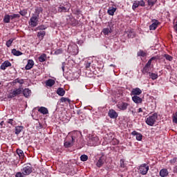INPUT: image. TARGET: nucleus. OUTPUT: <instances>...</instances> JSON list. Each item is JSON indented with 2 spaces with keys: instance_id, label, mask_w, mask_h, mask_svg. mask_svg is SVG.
<instances>
[{
  "instance_id": "2",
  "label": "nucleus",
  "mask_w": 177,
  "mask_h": 177,
  "mask_svg": "<svg viewBox=\"0 0 177 177\" xmlns=\"http://www.w3.org/2000/svg\"><path fill=\"white\" fill-rule=\"evenodd\" d=\"M158 117L157 113H153L152 115H150L147 118L146 123L147 125H149V127H153V125L156 124V120H157Z\"/></svg>"
},
{
  "instance_id": "10",
  "label": "nucleus",
  "mask_w": 177,
  "mask_h": 177,
  "mask_svg": "<svg viewBox=\"0 0 177 177\" xmlns=\"http://www.w3.org/2000/svg\"><path fill=\"white\" fill-rule=\"evenodd\" d=\"M108 115L110 118L115 119L118 117V113L114 109H111L108 113Z\"/></svg>"
},
{
  "instance_id": "22",
  "label": "nucleus",
  "mask_w": 177,
  "mask_h": 177,
  "mask_svg": "<svg viewBox=\"0 0 177 177\" xmlns=\"http://www.w3.org/2000/svg\"><path fill=\"white\" fill-rule=\"evenodd\" d=\"M70 8L64 7L63 6H60L58 8V11L60 12V13L68 12Z\"/></svg>"
},
{
  "instance_id": "60",
  "label": "nucleus",
  "mask_w": 177,
  "mask_h": 177,
  "mask_svg": "<svg viewBox=\"0 0 177 177\" xmlns=\"http://www.w3.org/2000/svg\"><path fill=\"white\" fill-rule=\"evenodd\" d=\"M132 114H133V111H131Z\"/></svg>"
},
{
  "instance_id": "15",
  "label": "nucleus",
  "mask_w": 177,
  "mask_h": 177,
  "mask_svg": "<svg viewBox=\"0 0 177 177\" xmlns=\"http://www.w3.org/2000/svg\"><path fill=\"white\" fill-rule=\"evenodd\" d=\"M32 67H34V61L32 59H28V64L25 67L26 70H31Z\"/></svg>"
},
{
  "instance_id": "30",
  "label": "nucleus",
  "mask_w": 177,
  "mask_h": 177,
  "mask_svg": "<svg viewBox=\"0 0 177 177\" xmlns=\"http://www.w3.org/2000/svg\"><path fill=\"white\" fill-rule=\"evenodd\" d=\"M46 60V55L42 54L40 57H39V61L41 62V63H44Z\"/></svg>"
},
{
  "instance_id": "49",
  "label": "nucleus",
  "mask_w": 177,
  "mask_h": 177,
  "mask_svg": "<svg viewBox=\"0 0 177 177\" xmlns=\"http://www.w3.org/2000/svg\"><path fill=\"white\" fill-rule=\"evenodd\" d=\"M7 124H10L11 125H13V119H9L7 120Z\"/></svg>"
},
{
  "instance_id": "61",
  "label": "nucleus",
  "mask_w": 177,
  "mask_h": 177,
  "mask_svg": "<svg viewBox=\"0 0 177 177\" xmlns=\"http://www.w3.org/2000/svg\"><path fill=\"white\" fill-rule=\"evenodd\" d=\"M0 85H1V82H0Z\"/></svg>"
},
{
  "instance_id": "47",
  "label": "nucleus",
  "mask_w": 177,
  "mask_h": 177,
  "mask_svg": "<svg viewBox=\"0 0 177 177\" xmlns=\"http://www.w3.org/2000/svg\"><path fill=\"white\" fill-rule=\"evenodd\" d=\"M176 160H177L176 158H174L173 159L170 160V163L174 165V164L176 162Z\"/></svg>"
},
{
  "instance_id": "4",
  "label": "nucleus",
  "mask_w": 177,
  "mask_h": 177,
  "mask_svg": "<svg viewBox=\"0 0 177 177\" xmlns=\"http://www.w3.org/2000/svg\"><path fill=\"white\" fill-rule=\"evenodd\" d=\"M102 32L104 35H109L113 32V22H109L107 28L102 30Z\"/></svg>"
},
{
  "instance_id": "9",
  "label": "nucleus",
  "mask_w": 177,
  "mask_h": 177,
  "mask_svg": "<svg viewBox=\"0 0 177 177\" xmlns=\"http://www.w3.org/2000/svg\"><path fill=\"white\" fill-rule=\"evenodd\" d=\"M128 106H129V104L127 102H120L117 104L118 109L122 111L127 110V109H128Z\"/></svg>"
},
{
  "instance_id": "17",
  "label": "nucleus",
  "mask_w": 177,
  "mask_h": 177,
  "mask_svg": "<svg viewBox=\"0 0 177 177\" xmlns=\"http://www.w3.org/2000/svg\"><path fill=\"white\" fill-rule=\"evenodd\" d=\"M169 174V172L168 171V169H162L160 171V176H161V177L168 176Z\"/></svg>"
},
{
  "instance_id": "53",
  "label": "nucleus",
  "mask_w": 177,
  "mask_h": 177,
  "mask_svg": "<svg viewBox=\"0 0 177 177\" xmlns=\"http://www.w3.org/2000/svg\"><path fill=\"white\" fill-rule=\"evenodd\" d=\"M38 28H39V30H45L46 28H45V26H39Z\"/></svg>"
},
{
  "instance_id": "3",
  "label": "nucleus",
  "mask_w": 177,
  "mask_h": 177,
  "mask_svg": "<svg viewBox=\"0 0 177 177\" xmlns=\"http://www.w3.org/2000/svg\"><path fill=\"white\" fill-rule=\"evenodd\" d=\"M156 59V57H151L148 62L145 64V67L142 68V72L143 73V74H146L147 73H149V71H150L151 68V62H153V60H154Z\"/></svg>"
},
{
  "instance_id": "16",
  "label": "nucleus",
  "mask_w": 177,
  "mask_h": 177,
  "mask_svg": "<svg viewBox=\"0 0 177 177\" xmlns=\"http://www.w3.org/2000/svg\"><path fill=\"white\" fill-rule=\"evenodd\" d=\"M39 113H41V114H48L49 113V111L48 110V108L45 107V106H41L38 109Z\"/></svg>"
},
{
  "instance_id": "7",
  "label": "nucleus",
  "mask_w": 177,
  "mask_h": 177,
  "mask_svg": "<svg viewBox=\"0 0 177 177\" xmlns=\"http://www.w3.org/2000/svg\"><path fill=\"white\" fill-rule=\"evenodd\" d=\"M21 171L23 175H30L32 172V168L30 166H25Z\"/></svg>"
},
{
  "instance_id": "38",
  "label": "nucleus",
  "mask_w": 177,
  "mask_h": 177,
  "mask_svg": "<svg viewBox=\"0 0 177 177\" xmlns=\"http://www.w3.org/2000/svg\"><path fill=\"white\" fill-rule=\"evenodd\" d=\"M136 8H139V2L138 1H134L133 6H132V9L133 10H135V9H136Z\"/></svg>"
},
{
  "instance_id": "28",
  "label": "nucleus",
  "mask_w": 177,
  "mask_h": 177,
  "mask_svg": "<svg viewBox=\"0 0 177 177\" xmlns=\"http://www.w3.org/2000/svg\"><path fill=\"white\" fill-rule=\"evenodd\" d=\"M46 32L44 30H41L39 32H37V37L38 38H44V37H45Z\"/></svg>"
},
{
  "instance_id": "8",
  "label": "nucleus",
  "mask_w": 177,
  "mask_h": 177,
  "mask_svg": "<svg viewBox=\"0 0 177 177\" xmlns=\"http://www.w3.org/2000/svg\"><path fill=\"white\" fill-rule=\"evenodd\" d=\"M106 162V157L104 156L100 157L99 160H97L96 163V166L98 167V168H100V167H103V165Z\"/></svg>"
},
{
  "instance_id": "45",
  "label": "nucleus",
  "mask_w": 177,
  "mask_h": 177,
  "mask_svg": "<svg viewBox=\"0 0 177 177\" xmlns=\"http://www.w3.org/2000/svg\"><path fill=\"white\" fill-rule=\"evenodd\" d=\"M61 53H63V50L58 49L55 51V55H61Z\"/></svg>"
},
{
  "instance_id": "6",
  "label": "nucleus",
  "mask_w": 177,
  "mask_h": 177,
  "mask_svg": "<svg viewBox=\"0 0 177 177\" xmlns=\"http://www.w3.org/2000/svg\"><path fill=\"white\" fill-rule=\"evenodd\" d=\"M29 24L32 27H37V26H38V17L37 16L31 17Z\"/></svg>"
},
{
  "instance_id": "36",
  "label": "nucleus",
  "mask_w": 177,
  "mask_h": 177,
  "mask_svg": "<svg viewBox=\"0 0 177 177\" xmlns=\"http://www.w3.org/2000/svg\"><path fill=\"white\" fill-rule=\"evenodd\" d=\"M148 5L149 6H154L156 3L157 2V0H148Z\"/></svg>"
},
{
  "instance_id": "14",
  "label": "nucleus",
  "mask_w": 177,
  "mask_h": 177,
  "mask_svg": "<svg viewBox=\"0 0 177 177\" xmlns=\"http://www.w3.org/2000/svg\"><path fill=\"white\" fill-rule=\"evenodd\" d=\"M142 93V90L139 88H133L131 91V95H133V96H138Z\"/></svg>"
},
{
  "instance_id": "31",
  "label": "nucleus",
  "mask_w": 177,
  "mask_h": 177,
  "mask_svg": "<svg viewBox=\"0 0 177 177\" xmlns=\"http://www.w3.org/2000/svg\"><path fill=\"white\" fill-rule=\"evenodd\" d=\"M13 41H15V39H13V38H11L7 41V42H6L7 48H10V46H12V44H13Z\"/></svg>"
},
{
  "instance_id": "34",
  "label": "nucleus",
  "mask_w": 177,
  "mask_h": 177,
  "mask_svg": "<svg viewBox=\"0 0 177 177\" xmlns=\"http://www.w3.org/2000/svg\"><path fill=\"white\" fill-rule=\"evenodd\" d=\"M60 102L61 103H66V102L70 103L71 102V100L66 97H61Z\"/></svg>"
},
{
  "instance_id": "29",
  "label": "nucleus",
  "mask_w": 177,
  "mask_h": 177,
  "mask_svg": "<svg viewBox=\"0 0 177 177\" xmlns=\"http://www.w3.org/2000/svg\"><path fill=\"white\" fill-rule=\"evenodd\" d=\"M17 154H18V156L21 157V158H23V157H24V152L21 149H17Z\"/></svg>"
},
{
  "instance_id": "23",
  "label": "nucleus",
  "mask_w": 177,
  "mask_h": 177,
  "mask_svg": "<svg viewBox=\"0 0 177 177\" xmlns=\"http://www.w3.org/2000/svg\"><path fill=\"white\" fill-rule=\"evenodd\" d=\"M57 93L59 96H64L66 91L63 88H58L57 90Z\"/></svg>"
},
{
  "instance_id": "48",
  "label": "nucleus",
  "mask_w": 177,
  "mask_h": 177,
  "mask_svg": "<svg viewBox=\"0 0 177 177\" xmlns=\"http://www.w3.org/2000/svg\"><path fill=\"white\" fill-rule=\"evenodd\" d=\"M174 28L176 32L177 33V18L176 19V22L174 24Z\"/></svg>"
},
{
  "instance_id": "1",
  "label": "nucleus",
  "mask_w": 177,
  "mask_h": 177,
  "mask_svg": "<svg viewBox=\"0 0 177 177\" xmlns=\"http://www.w3.org/2000/svg\"><path fill=\"white\" fill-rule=\"evenodd\" d=\"M21 93H23L22 88H14L8 94L7 97L8 99H13V97H16V96H19V95H21Z\"/></svg>"
},
{
  "instance_id": "43",
  "label": "nucleus",
  "mask_w": 177,
  "mask_h": 177,
  "mask_svg": "<svg viewBox=\"0 0 177 177\" xmlns=\"http://www.w3.org/2000/svg\"><path fill=\"white\" fill-rule=\"evenodd\" d=\"M173 122H174V124H177V111L175 113L174 115L173 116Z\"/></svg>"
},
{
  "instance_id": "57",
  "label": "nucleus",
  "mask_w": 177,
  "mask_h": 177,
  "mask_svg": "<svg viewBox=\"0 0 177 177\" xmlns=\"http://www.w3.org/2000/svg\"><path fill=\"white\" fill-rule=\"evenodd\" d=\"M3 124H4V122L1 121V123H0L1 127H3Z\"/></svg>"
},
{
  "instance_id": "55",
  "label": "nucleus",
  "mask_w": 177,
  "mask_h": 177,
  "mask_svg": "<svg viewBox=\"0 0 177 177\" xmlns=\"http://www.w3.org/2000/svg\"><path fill=\"white\" fill-rule=\"evenodd\" d=\"M124 160H120V165H121V167H124Z\"/></svg>"
},
{
  "instance_id": "32",
  "label": "nucleus",
  "mask_w": 177,
  "mask_h": 177,
  "mask_svg": "<svg viewBox=\"0 0 177 177\" xmlns=\"http://www.w3.org/2000/svg\"><path fill=\"white\" fill-rule=\"evenodd\" d=\"M149 77L151 78V80H157L158 78V75L153 73H149Z\"/></svg>"
},
{
  "instance_id": "52",
  "label": "nucleus",
  "mask_w": 177,
  "mask_h": 177,
  "mask_svg": "<svg viewBox=\"0 0 177 177\" xmlns=\"http://www.w3.org/2000/svg\"><path fill=\"white\" fill-rule=\"evenodd\" d=\"M64 67H66V62L62 63V71H64Z\"/></svg>"
},
{
  "instance_id": "26",
  "label": "nucleus",
  "mask_w": 177,
  "mask_h": 177,
  "mask_svg": "<svg viewBox=\"0 0 177 177\" xmlns=\"http://www.w3.org/2000/svg\"><path fill=\"white\" fill-rule=\"evenodd\" d=\"M12 53L14 55V56H21L23 55V53H21L20 50H17L15 48L12 50Z\"/></svg>"
},
{
  "instance_id": "19",
  "label": "nucleus",
  "mask_w": 177,
  "mask_h": 177,
  "mask_svg": "<svg viewBox=\"0 0 177 177\" xmlns=\"http://www.w3.org/2000/svg\"><path fill=\"white\" fill-rule=\"evenodd\" d=\"M115 10H117V8L109 7L107 12L110 16H114V13H115Z\"/></svg>"
},
{
  "instance_id": "5",
  "label": "nucleus",
  "mask_w": 177,
  "mask_h": 177,
  "mask_svg": "<svg viewBox=\"0 0 177 177\" xmlns=\"http://www.w3.org/2000/svg\"><path fill=\"white\" fill-rule=\"evenodd\" d=\"M139 171L141 175H146L149 171V165L146 163L141 165L139 167Z\"/></svg>"
},
{
  "instance_id": "56",
  "label": "nucleus",
  "mask_w": 177,
  "mask_h": 177,
  "mask_svg": "<svg viewBox=\"0 0 177 177\" xmlns=\"http://www.w3.org/2000/svg\"><path fill=\"white\" fill-rule=\"evenodd\" d=\"M143 111V109L142 108H140L138 111V113H142Z\"/></svg>"
},
{
  "instance_id": "24",
  "label": "nucleus",
  "mask_w": 177,
  "mask_h": 177,
  "mask_svg": "<svg viewBox=\"0 0 177 177\" xmlns=\"http://www.w3.org/2000/svg\"><path fill=\"white\" fill-rule=\"evenodd\" d=\"M10 19H11L10 15L6 14L4 15L3 21V23L8 24V23H10Z\"/></svg>"
},
{
  "instance_id": "51",
  "label": "nucleus",
  "mask_w": 177,
  "mask_h": 177,
  "mask_svg": "<svg viewBox=\"0 0 177 177\" xmlns=\"http://www.w3.org/2000/svg\"><path fill=\"white\" fill-rule=\"evenodd\" d=\"M17 82H19V84H24V80H17Z\"/></svg>"
},
{
  "instance_id": "42",
  "label": "nucleus",
  "mask_w": 177,
  "mask_h": 177,
  "mask_svg": "<svg viewBox=\"0 0 177 177\" xmlns=\"http://www.w3.org/2000/svg\"><path fill=\"white\" fill-rule=\"evenodd\" d=\"M19 14L21 16H26V15H27V10H22L19 11Z\"/></svg>"
},
{
  "instance_id": "58",
  "label": "nucleus",
  "mask_w": 177,
  "mask_h": 177,
  "mask_svg": "<svg viewBox=\"0 0 177 177\" xmlns=\"http://www.w3.org/2000/svg\"><path fill=\"white\" fill-rule=\"evenodd\" d=\"M77 12L78 15H80V10H77Z\"/></svg>"
},
{
  "instance_id": "40",
  "label": "nucleus",
  "mask_w": 177,
  "mask_h": 177,
  "mask_svg": "<svg viewBox=\"0 0 177 177\" xmlns=\"http://www.w3.org/2000/svg\"><path fill=\"white\" fill-rule=\"evenodd\" d=\"M164 57H165V59H166L167 60H169V62H172V59H173L172 56H171V55H168V54H165V55H164Z\"/></svg>"
},
{
  "instance_id": "27",
  "label": "nucleus",
  "mask_w": 177,
  "mask_h": 177,
  "mask_svg": "<svg viewBox=\"0 0 177 177\" xmlns=\"http://www.w3.org/2000/svg\"><path fill=\"white\" fill-rule=\"evenodd\" d=\"M21 131H23V127L17 126L15 127V134L16 135H19V133H20V132H21Z\"/></svg>"
},
{
  "instance_id": "41",
  "label": "nucleus",
  "mask_w": 177,
  "mask_h": 177,
  "mask_svg": "<svg viewBox=\"0 0 177 177\" xmlns=\"http://www.w3.org/2000/svg\"><path fill=\"white\" fill-rule=\"evenodd\" d=\"M81 161H88V156L86 155H82L80 156Z\"/></svg>"
},
{
  "instance_id": "25",
  "label": "nucleus",
  "mask_w": 177,
  "mask_h": 177,
  "mask_svg": "<svg viewBox=\"0 0 177 177\" xmlns=\"http://www.w3.org/2000/svg\"><path fill=\"white\" fill-rule=\"evenodd\" d=\"M78 135H80V133L78 132L74 131L73 133H72V135H71L72 142H75V140L78 138Z\"/></svg>"
},
{
  "instance_id": "13",
  "label": "nucleus",
  "mask_w": 177,
  "mask_h": 177,
  "mask_svg": "<svg viewBox=\"0 0 177 177\" xmlns=\"http://www.w3.org/2000/svg\"><path fill=\"white\" fill-rule=\"evenodd\" d=\"M131 135H133V136H136V139L138 141L142 140V138H143L142 133H138L137 131H135L131 133Z\"/></svg>"
},
{
  "instance_id": "33",
  "label": "nucleus",
  "mask_w": 177,
  "mask_h": 177,
  "mask_svg": "<svg viewBox=\"0 0 177 177\" xmlns=\"http://www.w3.org/2000/svg\"><path fill=\"white\" fill-rule=\"evenodd\" d=\"M127 36L129 38H135V32L133 30L128 31Z\"/></svg>"
},
{
  "instance_id": "11",
  "label": "nucleus",
  "mask_w": 177,
  "mask_h": 177,
  "mask_svg": "<svg viewBox=\"0 0 177 177\" xmlns=\"http://www.w3.org/2000/svg\"><path fill=\"white\" fill-rule=\"evenodd\" d=\"M158 24H160V22L157 19H153L151 25L149 26V30H156L158 27Z\"/></svg>"
},
{
  "instance_id": "59",
  "label": "nucleus",
  "mask_w": 177,
  "mask_h": 177,
  "mask_svg": "<svg viewBox=\"0 0 177 177\" xmlns=\"http://www.w3.org/2000/svg\"><path fill=\"white\" fill-rule=\"evenodd\" d=\"M110 66H111V67H113V66H114V65H113V64H111Z\"/></svg>"
},
{
  "instance_id": "46",
  "label": "nucleus",
  "mask_w": 177,
  "mask_h": 177,
  "mask_svg": "<svg viewBox=\"0 0 177 177\" xmlns=\"http://www.w3.org/2000/svg\"><path fill=\"white\" fill-rule=\"evenodd\" d=\"M138 5H139V6H145V3L143 0H141V1H138Z\"/></svg>"
},
{
  "instance_id": "20",
  "label": "nucleus",
  "mask_w": 177,
  "mask_h": 177,
  "mask_svg": "<svg viewBox=\"0 0 177 177\" xmlns=\"http://www.w3.org/2000/svg\"><path fill=\"white\" fill-rule=\"evenodd\" d=\"M55 84H56V82L55 81V80H53V79H49L46 81V85L47 86H53Z\"/></svg>"
},
{
  "instance_id": "50",
  "label": "nucleus",
  "mask_w": 177,
  "mask_h": 177,
  "mask_svg": "<svg viewBox=\"0 0 177 177\" xmlns=\"http://www.w3.org/2000/svg\"><path fill=\"white\" fill-rule=\"evenodd\" d=\"M89 67H91V62H86L85 64V68H89Z\"/></svg>"
},
{
  "instance_id": "21",
  "label": "nucleus",
  "mask_w": 177,
  "mask_h": 177,
  "mask_svg": "<svg viewBox=\"0 0 177 177\" xmlns=\"http://www.w3.org/2000/svg\"><path fill=\"white\" fill-rule=\"evenodd\" d=\"M22 92L25 97H28L31 95V90H30L29 88H25L24 90H22Z\"/></svg>"
},
{
  "instance_id": "54",
  "label": "nucleus",
  "mask_w": 177,
  "mask_h": 177,
  "mask_svg": "<svg viewBox=\"0 0 177 177\" xmlns=\"http://www.w3.org/2000/svg\"><path fill=\"white\" fill-rule=\"evenodd\" d=\"M36 12H38V15H39V12H42V8H39L36 10Z\"/></svg>"
},
{
  "instance_id": "35",
  "label": "nucleus",
  "mask_w": 177,
  "mask_h": 177,
  "mask_svg": "<svg viewBox=\"0 0 177 177\" xmlns=\"http://www.w3.org/2000/svg\"><path fill=\"white\" fill-rule=\"evenodd\" d=\"M74 143V142H68V141H66L64 142V147H71V146H73V144Z\"/></svg>"
},
{
  "instance_id": "39",
  "label": "nucleus",
  "mask_w": 177,
  "mask_h": 177,
  "mask_svg": "<svg viewBox=\"0 0 177 177\" xmlns=\"http://www.w3.org/2000/svg\"><path fill=\"white\" fill-rule=\"evenodd\" d=\"M138 56H141L142 57H145V56H146V53H145V51L143 50H140L138 52Z\"/></svg>"
},
{
  "instance_id": "12",
  "label": "nucleus",
  "mask_w": 177,
  "mask_h": 177,
  "mask_svg": "<svg viewBox=\"0 0 177 177\" xmlns=\"http://www.w3.org/2000/svg\"><path fill=\"white\" fill-rule=\"evenodd\" d=\"M12 64L9 61H5L0 66L1 70H6L7 67H10Z\"/></svg>"
},
{
  "instance_id": "44",
  "label": "nucleus",
  "mask_w": 177,
  "mask_h": 177,
  "mask_svg": "<svg viewBox=\"0 0 177 177\" xmlns=\"http://www.w3.org/2000/svg\"><path fill=\"white\" fill-rule=\"evenodd\" d=\"M91 142H93V145H95L97 140H99V138L97 137H93L91 138Z\"/></svg>"
},
{
  "instance_id": "37",
  "label": "nucleus",
  "mask_w": 177,
  "mask_h": 177,
  "mask_svg": "<svg viewBox=\"0 0 177 177\" xmlns=\"http://www.w3.org/2000/svg\"><path fill=\"white\" fill-rule=\"evenodd\" d=\"M10 17L11 20H13L14 19H19L20 15L19 14H13L10 15Z\"/></svg>"
},
{
  "instance_id": "18",
  "label": "nucleus",
  "mask_w": 177,
  "mask_h": 177,
  "mask_svg": "<svg viewBox=\"0 0 177 177\" xmlns=\"http://www.w3.org/2000/svg\"><path fill=\"white\" fill-rule=\"evenodd\" d=\"M132 100L133 102H134V103H136V104L142 103V98H140V97L137 95H133L132 97Z\"/></svg>"
}]
</instances>
